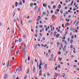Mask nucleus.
Returning a JSON list of instances; mask_svg holds the SVG:
<instances>
[{"instance_id":"58836bf2","label":"nucleus","mask_w":79,"mask_h":79,"mask_svg":"<svg viewBox=\"0 0 79 79\" xmlns=\"http://www.w3.org/2000/svg\"><path fill=\"white\" fill-rule=\"evenodd\" d=\"M73 4V0L72 1V2L71 3V5H72Z\"/></svg>"},{"instance_id":"de8ad7c7","label":"nucleus","mask_w":79,"mask_h":79,"mask_svg":"<svg viewBox=\"0 0 79 79\" xmlns=\"http://www.w3.org/2000/svg\"><path fill=\"white\" fill-rule=\"evenodd\" d=\"M42 40H44V41H45V38L44 37H43V38H42Z\"/></svg>"},{"instance_id":"13d9d810","label":"nucleus","mask_w":79,"mask_h":79,"mask_svg":"<svg viewBox=\"0 0 79 79\" xmlns=\"http://www.w3.org/2000/svg\"><path fill=\"white\" fill-rule=\"evenodd\" d=\"M65 34H68V31H66L65 32Z\"/></svg>"},{"instance_id":"473e14b6","label":"nucleus","mask_w":79,"mask_h":79,"mask_svg":"<svg viewBox=\"0 0 79 79\" xmlns=\"http://www.w3.org/2000/svg\"><path fill=\"white\" fill-rule=\"evenodd\" d=\"M57 45H60V43L59 42H57Z\"/></svg>"},{"instance_id":"6ab92c4d","label":"nucleus","mask_w":79,"mask_h":79,"mask_svg":"<svg viewBox=\"0 0 79 79\" xmlns=\"http://www.w3.org/2000/svg\"><path fill=\"white\" fill-rule=\"evenodd\" d=\"M10 63V60L8 61V64H7V68H8V66H9V64Z\"/></svg>"},{"instance_id":"9b49d317","label":"nucleus","mask_w":79,"mask_h":79,"mask_svg":"<svg viewBox=\"0 0 79 79\" xmlns=\"http://www.w3.org/2000/svg\"><path fill=\"white\" fill-rule=\"evenodd\" d=\"M65 75H66V74L65 73H63L62 75V77H64V76H65Z\"/></svg>"},{"instance_id":"72a5a7b5","label":"nucleus","mask_w":79,"mask_h":79,"mask_svg":"<svg viewBox=\"0 0 79 79\" xmlns=\"http://www.w3.org/2000/svg\"><path fill=\"white\" fill-rule=\"evenodd\" d=\"M26 56V55H23V58H24V59L26 58V56Z\"/></svg>"},{"instance_id":"0eeeda50","label":"nucleus","mask_w":79,"mask_h":79,"mask_svg":"<svg viewBox=\"0 0 79 79\" xmlns=\"http://www.w3.org/2000/svg\"><path fill=\"white\" fill-rule=\"evenodd\" d=\"M44 68L45 69H47V64H45L44 65Z\"/></svg>"},{"instance_id":"b1692460","label":"nucleus","mask_w":79,"mask_h":79,"mask_svg":"<svg viewBox=\"0 0 79 79\" xmlns=\"http://www.w3.org/2000/svg\"><path fill=\"white\" fill-rule=\"evenodd\" d=\"M16 14V12H15L13 15V17L12 18H14V16H15V15Z\"/></svg>"},{"instance_id":"5701e85b","label":"nucleus","mask_w":79,"mask_h":79,"mask_svg":"<svg viewBox=\"0 0 79 79\" xmlns=\"http://www.w3.org/2000/svg\"><path fill=\"white\" fill-rule=\"evenodd\" d=\"M59 36H60V34H58L56 35V37L57 38L58 37H59Z\"/></svg>"},{"instance_id":"aec40b11","label":"nucleus","mask_w":79,"mask_h":79,"mask_svg":"<svg viewBox=\"0 0 79 79\" xmlns=\"http://www.w3.org/2000/svg\"><path fill=\"white\" fill-rule=\"evenodd\" d=\"M26 51H25L23 52V55H26Z\"/></svg>"},{"instance_id":"c9c22d12","label":"nucleus","mask_w":79,"mask_h":79,"mask_svg":"<svg viewBox=\"0 0 79 79\" xmlns=\"http://www.w3.org/2000/svg\"><path fill=\"white\" fill-rule=\"evenodd\" d=\"M58 53L59 55H61V52L60 51H59L58 52Z\"/></svg>"},{"instance_id":"6e6d98bb","label":"nucleus","mask_w":79,"mask_h":79,"mask_svg":"<svg viewBox=\"0 0 79 79\" xmlns=\"http://www.w3.org/2000/svg\"><path fill=\"white\" fill-rule=\"evenodd\" d=\"M69 51H66V52H65V53L66 54H67V53H69Z\"/></svg>"},{"instance_id":"f8f14e48","label":"nucleus","mask_w":79,"mask_h":79,"mask_svg":"<svg viewBox=\"0 0 79 79\" xmlns=\"http://www.w3.org/2000/svg\"><path fill=\"white\" fill-rule=\"evenodd\" d=\"M73 40H70V44H73Z\"/></svg>"},{"instance_id":"37998d69","label":"nucleus","mask_w":79,"mask_h":79,"mask_svg":"<svg viewBox=\"0 0 79 79\" xmlns=\"http://www.w3.org/2000/svg\"><path fill=\"white\" fill-rule=\"evenodd\" d=\"M66 15H68V11H66V12H65V13Z\"/></svg>"},{"instance_id":"dca6fc26","label":"nucleus","mask_w":79,"mask_h":79,"mask_svg":"<svg viewBox=\"0 0 79 79\" xmlns=\"http://www.w3.org/2000/svg\"><path fill=\"white\" fill-rule=\"evenodd\" d=\"M56 32H55L54 33V36H56Z\"/></svg>"},{"instance_id":"c85d7f7f","label":"nucleus","mask_w":79,"mask_h":79,"mask_svg":"<svg viewBox=\"0 0 79 79\" xmlns=\"http://www.w3.org/2000/svg\"><path fill=\"white\" fill-rule=\"evenodd\" d=\"M64 44L65 45H67V42H66V41H65Z\"/></svg>"},{"instance_id":"6e6552de","label":"nucleus","mask_w":79,"mask_h":79,"mask_svg":"<svg viewBox=\"0 0 79 79\" xmlns=\"http://www.w3.org/2000/svg\"><path fill=\"white\" fill-rule=\"evenodd\" d=\"M17 69L18 71H21V70H22L20 67H18Z\"/></svg>"},{"instance_id":"c03bdc74","label":"nucleus","mask_w":79,"mask_h":79,"mask_svg":"<svg viewBox=\"0 0 79 79\" xmlns=\"http://www.w3.org/2000/svg\"><path fill=\"white\" fill-rule=\"evenodd\" d=\"M75 10H77V9L74 8L73 9V11H75Z\"/></svg>"},{"instance_id":"20e7f679","label":"nucleus","mask_w":79,"mask_h":79,"mask_svg":"<svg viewBox=\"0 0 79 79\" xmlns=\"http://www.w3.org/2000/svg\"><path fill=\"white\" fill-rule=\"evenodd\" d=\"M29 71H30V69L29 68H28L27 72V74H29Z\"/></svg>"},{"instance_id":"680f3d73","label":"nucleus","mask_w":79,"mask_h":79,"mask_svg":"<svg viewBox=\"0 0 79 79\" xmlns=\"http://www.w3.org/2000/svg\"><path fill=\"white\" fill-rule=\"evenodd\" d=\"M58 12H56V11L55 12V14H58Z\"/></svg>"},{"instance_id":"39448f33","label":"nucleus","mask_w":79,"mask_h":79,"mask_svg":"<svg viewBox=\"0 0 79 79\" xmlns=\"http://www.w3.org/2000/svg\"><path fill=\"white\" fill-rule=\"evenodd\" d=\"M20 5H23V3H22V2L20 1V3L19 4V6Z\"/></svg>"},{"instance_id":"4d7b16f0","label":"nucleus","mask_w":79,"mask_h":79,"mask_svg":"<svg viewBox=\"0 0 79 79\" xmlns=\"http://www.w3.org/2000/svg\"><path fill=\"white\" fill-rule=\"evenodd\" d=\"M13 21H14V22L15 23V22H16V19H13Z\"/></svg>"},{"instance_id":"ea45409f","label":"nucleus","mask_w":79,"mask_h":79,"mask_svg":"<svg viewBox=\"0 0 79 79\" xmlns=\"http://www.w3.org/2000/svg\"><path fill=\"white\" fill-rule=\"evenodd\" d=\"M19 51H17L16 52V54H18V53H19Z\"/></svg>"},{"instance_id":"a18cd8bd","label":"nucleus","mask_w":79,"mask_h":79,"mask_svg":"<svg viewBox=\"0 0 79 79\" xmlns=\"http://www.w3.org/2000/svg\"><path fill=\"white\" fill-rule=\"evenodd\" d=\"M58 67L59 68H61V67L60 66V65H58Z\"/></svg>"},{"instance_id":"412c9836","label":"nucleus","mask_w":79,"mask_h":79,"mask_svg":"<svg viewBox=\"0 0 79 79\" xmlns=\"http://www.w3.org/2000/svg\"><path fill=\"white\" fill-rule=\"evenodd\" d=\"M18 48H19V50H21L22 47L21 46H19Z\"/></svg>"},{"instance_id":"4468645a","label":"nucleus","mask_w":79,"mask_h":79,"mask_svg":"<svg viewBox=\"0 0 79 79\" xmlns=\"http://www.w3.org/2000/svg\"><path fill=\"white\" fill-rule=\"evenodd\" d=\"M60 47L62 48H63L62 47H63V43H61L60 44Z\"/></svg>"},{"instance_id":"7c9ffc66","label":"nucleus","mask_w":79,"mask_h":79,"mask_svg":"<svg viewBox=\"0 0 79 79\" xmlns=\"http://www.w3.org/2000/svg\"><path fill=\"white\" fill-rule=\"evenodd\" d=\"M47 74V76H50V73L48 72Z\"/></svg>"},{"instance_id":"f3484780","label":"nucleus","mask_w":79,"mask_h":79,"mask_svg":"<svg viewBox=\"0 0 79 79\" xmlns=\"http://www.w3.org/2000/svg\"><path fill=\"white\" fill-rule=\"evenodd\" d=\"M65 24L66 25H67V26H70V24L69 23H66Z\"/></svg>"},{"instance_id":"c756f323","label":"nucleus","mask_w":79,"mask_h":79,"mask_svg":"<svg viewBox=\"0 0 79 79\" xmlns=\"http://www.w3.org/2000/svg\"><path fill=\"white\" fill-rule=\"evenodd\" d=\"M3 26V24H2V23L0 22V26Z\"/></svg>"},{"instance_id":"bf43d9fd","label":"nucleus","mask_w":79,"mask_h":79,"mask_svg":"<svg viewBox=\"0 0 79 79\" xmlns=\"http://www.w3.org/2000/svg\"><path fill=\"white\" fill-rule=\"evenodd\" d=\"M60 13H61V14H63V10H62V11H60Z\"/></svg>"},{"instance_id":"ddd939ff","label":"nucleus","mask_w":79,"mask_h":79,"mask_svg":"<svg viewBox=\"0 0 79 79\" xmlns=\"http://www.w3.org/2000/svg\"><path fill=\"white\" fill-rule=\"evenodd\" d=\"M58 8H61V5L60 4H59L58 5Z\"/></svg>"},{"instance_id":"bb28decb","label":"nucleus","mask_w":79,"mask_h":79,"mask_svg":"<svg viewBox=\"0 0 79 79\" xmlns=\"http://www.w3.org/2000/svg\"><path fill=\"white\" fill-rule=\"evenodd\" d=\"M40 62L41 64H43V62H42V60H41V59H40Z\"/></svg>"},{"instance_id":"4c0bfd02","label":"nucleus","mask_w":79,"mask_h":79,"mask_svg":"<svg viewBox=\"0 0 79 79\" xmlns=\"http://www.w3.org/2000/svg\"><path fill=\"white\" fill-rule=\"evenodd\" d=\"M28 22H29V23H31V22H32V20H29Z\"/></svg>"},{"instance_id":"052dcab7","label":"nucleus","mask_w":79,"mask_h":79,"mask_svg":"<svg viewBox=\"0 0 79 79\" xmlns=\"http://www.w3.org/2000/svg\"><path fill=\"white\" fill-rule=\"evenodd\" d=\"M70 17H71V15H69V16H68V18H70Z\"/></svg>"},{"instance_id":"79ce46f5","label":"nucleus","mask_w":79,"mask_h":79,"mask_svg":"<svg viewBox=\"0 0 79 79\" xmlns=\"http://www.w3.org/2000/svg\"><path fill=\"white\" fill-rule=\"evenodd\" d=\"M57 68H58V67H57V66L55 68V70H56H56H57Z\"/></svg>"},{"instance_id":"1a4fd4ad","label":"nucleus","mask_w":79,"mask_h":79,"mask_svg":"<svg viewBox=\"0 0 79 79\" xmlns=\"http://www.w3.org/2000/svg\"><path fill=\"white\" fill-rule=\"evenodd\" d=\"M40 7H39L38 8V11L39 12V13H40V10H41V9H40Z\"/></svg>"},{"instance_id":"3c124183","label":"nucleus","mask_w":79,"mask_h":79,"mask_svg":"<svg viewBox=\"0 0 79 79\" xmlns=\"http://www.w3.org/2000/svg\"><path fill=\"white\" fill-rule=\"evenodd\" d=\"M23 3H25V0H23Z\"/></svg>"},{"instance_id":"2eb2a0df","label":"nucleus","mask_w":79,"mask_h":79,"mask_svg":"<svg viewBox=\"0 0 79 79\" xmlns=\"http://www.w3.org/2000/svg\"><path fill=\"white\" fill-rule=\"evenodd\" d=\"M18 2H15V6H18Z\"/></svg>"},{"instance_id":"864d4df0","label":"nucleus","mask_w":79,"mask_h":79,"mask_svg":"<svg viewBox=\"0 0 79 79\" xmlns=\"http://www.w3.org/2000/svg\"><path fill=\"white\" fill-rule=\"evenodd\" d=\"M44 77H46V75H45V74H44Z\"/></svg>"},{"instance_id":"0e129e2a","label":"nucleus","mask_w":79,"mask_h":79,"mask_svg":"<svg viewBox=\"0 0 79 79\" xmlns=\"http://www.w3.org/2000/svg\"><path fill=\"white\" fill-rule=\"evenodd\" d=\"M62 26L63 28H64V24H62Z\"/></svg>"},{"instance_id":"f257e3e1","label":"nucleus","mask_w":79,"mask_h":79,"mask_svg":"<svg viewBox=\"0 0 79 79\" xmlns=\"http://www.w3.org/2000/svg\"><path fill=\"white\" fill-rule=\"evenodd\" d=\"M52 60H53V54H51L49 60L50 61H52Z\"/></svg>"},{"instance_id":"e2e57ef3","label":"nucleus","mask_w":79,"mask_h":79,"mask_svg":"<svg viewBox=\"0 0 79 79\" xmlns=\"http://www.w3.org/2000/svg\"><path fill=\"white\" fill-rule=\"evenodd\" d=\"M13 64H16V62H14L13 63Z\"/></svg>"},{"instance_id":"f03ea898","label":"nucleus","mask_w":79,"mask_h":79,"mask_svg":"<svg viewBox=\"0 0 79 79\" xmlns=\"http://www.w3.org/2000/svg\"><path fill=\"white\" fill-rule=\"evenodd\" d=\"M33 73H35V66H34L33 67Z\"/></svg>"},{"instance_id":"603ef678","label":"nucleus","mask_w":79,"mask_h":79,"mask_svg":"<svg viewBox=\"0 0 79 79\" xmlns=\"http://www.w3.org/2000/svg\"><path fill=\"white\" fill-rule=\"evenodd\" d=\"M59 51H60L61 50V47H60L59 48Z\"/></svg>"},{"instance_id":"a878e982","label":"nucleus","mask_w":79,"mask_h":79,"mask_svg":"<svg viewBox=\"0 0 79 79\" xmlns=\"http://www.w3.org/2000/svg\"><path fill=\"white\" fill-rule=\"evenodd\" d=\"M46 57H48V52H47L46 54Z\"/></svg>"},{"instance_id":"338daca9","label":"nucleus","mask_w":79,"mask_h":79,"mask_svg":"<svg viewBox=\"0 0 79 79\" xmlns=\"http://www.w3.org/2000/svg\"><path fill=\"white\" fill-rule=\"evenodd\" d=\"M47 44H46L45 45H44V47H46V46H47Z\"/></svg>"},{"instance_id":"e433bc0d","label":"nucleus","mask_w":79,"mask_h":79,"mask_svg":"<svg viewBox=\"0 0 79 79\" xmlns=\"http://www.w3.org/2000/svg\"><path fill=\"white\" fill-rule=\"evenodd\" d=\"M48 8H49V9H51V7H50V5H48Z\"/></svg>"},{"instance_id":"a211bd4d","label":"nucleus","mask_w":79,"mask_h":79,"mask_svg":"<svg viewBox=\"0 0 79 79\" xmlns=\"http://www.w3.org/2000/svg\"><path fill=\"white\" fill-rule=\"evenodd\" d=\"M62 60V58L61 57H59L58 59V60H59V61H61Z\"/></svg>"},{"instance_id":"a19ab883","label":"nucleus","mask_w":79,"mask_h":79,"mask_svg":"<svg viewBox=\"0 0 79 79\" xmlns=\"http://www.w3.org/2000/svg\"><path fill=\"white\" fill-rule=\"evenodd\" d=\"M28 61H29L30 60V57L29 56L28 57Z\"/></svg>"},{"instance_id":"5fc2aeb1","label":"nucleus","mask_w":79,"mask_h":79,"mask_svg":"<svg viewBox=\"0 0 79 79\" xmlns=\"http://www.w3.org/2000/svg\"><path fill=\"white\" fill-rule=\"evenodd\" d=\"M76 22H77V20H76L73 23V24H75V23H76Z\"/></svg>"},{"instance_id":"423d86ee","label":"nucleus","mask_w":79,"mask_h":79,"mask_svg":"<svg viewBox=\"0 0 79 79\" xmlns=\"http://www.w3.org/2000/svg\"><path fill=\"white\" fill-rule=\"evenodd\" d=\"M19 42H22V39H21V38H19Z\"/></svg>"},{"instance_id":"774afa93","label":"nucleus","mask_w":79,"mask_h":79,"mask_svg":"<svg viewBox=\"0 0 79 79\" xmlns=\"http://www.w3.org/2000/svg\"><path fill=\"white\" fill-rule=\"evenodd\" d=\"M74 37H75V38H76V37H77V36L76 35H74Z\"/></svg>"},{"instance_id":"49530a36","label":"nucleus","mask_w":79,"mask_h":79,"mask_svg":"<svg viewBox=\"0 0 79 79\" xmlns=\"http://www.w3.org/2000/svg\"><path fill=\"white\" fill-rule=\"evenodd\" d=\"M23 38H24L25 39V38H26V35H23Z\"/></svg>"},{"instance_id":"9d476101","label":"nucleus","mask_w":79,"mask_h":79,"mask_svg":"<svg viewBox=\"0 0 79 79\" xmlns=\"http://www.w3.org/2000/svg\"><path fill=\"white\" fill-rule=\"evenodd\" d=\"M79 21H77V23L75 24V26H77V25L79 24Z\"/></svg>"},{"instance_id":"4be33fe9","label":"nucleus","mask_w":79,"mask_h":79,"mask_svg":"<svg viewBox=\"0 0 79 79\" xmlns=\"http://www.w3.org/2000/svg\"><path fill=\"white\" fill-rule=\"evenodd\" d=\"M53 8L54 9H56V6L55 5L53 6Z\"/></svg>"},{"instance_id":"69168bd1","label":"nucleus","mask_w":79,"mask_h":79,"mask_svg":"<svg viewBox=\"0 0 79 79\" xmlns=\"http://www.w3.org/2000/svg\"><path fill=\"white\" fill-rule=\"evenodd\" d=\"M55 15H53L52 16V18H54V17L55 16Z\"/></svg>"},{"instance_id":"393cba45","label":"nucleus","mask_w":79,"mask_h":79,"mask_svg":"<svg viewBox=\"0 0 79 79\" xmlns=\"http://www.w3.org/2000/svg\"><path fill=\"white\" fill-rule=\"evenodd\" d=\"M73 29H74V28H73V27H72L70 28V30L72 31V30H73Z\"/></svg>"},{"instance_id":"7ed1b4c3","label":"nucleus","mask_w":79,"mask_h":79,"mask_svg":"<svg viewBox=\"0 0 79 79\" xmlns=\"http://www.w3.org/2000/svg\"><path fill=\"white\" fill-rule=\"evenodd\" d=\"M7 76H8V74L7 73H6L4 76V79H6V78H7Z\"/></svg>"},{"instance_id":"2f4dec72","label":"nucleus","mask_w":79,"mask_h":79,"mask_svg":"<svg viewBox=\"0 0 79 79\" xmlns=\"http://www.w3.org/2000/svg\"><path fill=\"white\" fill-rule=\"evenodd\" d=\"M30 6H33V3H30Z\"/></svg>"},{"instance_id":"f704fd0d","label":"nucleus","mask_w":79,"mask_h":79,"mask_svg":"<svg viewBox=\"0 0 79 79\" xmlns=\"http://www.w3.org/2000/svg\"><path fill=\"white\" fill-rule=\"evenodd\" d=\"M73 45H71L70 46V48H73Z\"/></svg>"},{"instance_id":"cd10ccee","label":"nucleus","mask_w":79,"mask_h":79,"mask_svg":"<svg viewBox=\"0 0 79 79\" xmlns=\"http://www.w3.org/2000/svg\"><path fill=\"white\" fill-rule=\"evenodd\" d=\"M66 50V48H63V52H65V51Z\"/></svg>"},{"instance_id":"09e8293b","label":"nucleus","mask_w":79,"mask_h":79,"mask_svg":"<svg viewBox=\"0 0 79 79\" xmlns=\"http://www.w3.org/2000/svg\"><path fill=\"white\" fill-rule=\"evenodd\" d=\"M66 14L65 13H64V17H66Z\"/></svg>"},{"instance_id":"8fccbe9b","label":"nucleus","mask_w":79,"mask_h":79,"mask_svg":"<svg viewBox=\"0 0 79 79\" xmlns=\"http://www.w3.org/2000/svg\"><path fill=\"white\" fill-rule=\"evenodd\" d=\"M39 69H41V66L40 65H39Z\"/></svg>"}]
</instances>
